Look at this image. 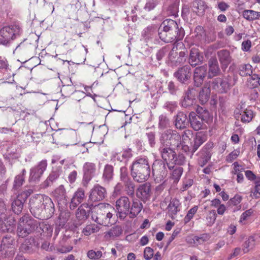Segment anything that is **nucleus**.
<instances>
[{
	"label": "nucleus",
	"instance_id": "nucleus-15",
	"mask_svg": "<svg viewBox=\"0 0 260 260\" xmlns=\"http://www.w3.org/2000/svg\"><path fill=\"white\" fill-rule=\"evenodd\" d=\"M106 196V191L105 188L96 185L90 191L89 201L92 202L100 201L103 200Z\"/></svg>",
	"mask_w": 260,
	"mask_h": 260
},
{
	"label": "nucleus",
	"instance_id": "nucleus-41",
	"mask_svg": "<svg viewBox=\"0 0 260 260\" xmlns=\"http://www.w3.org/2000/svg\"><path fill=\"white\" fill-rule=\"evenodd\" d=\"M157 32H158L157 26L154 25L149 26L144 29L143 35L146 38H150Z\"/></svg>",
	"mask_w": 260,
	"mask_h": 260
},
{
	"label": "nucleus",
	"instance_id": "nucleus-1",
	"mask_svg": "<svg viewBox=\"0 0 260 260\" xmlns=\"http://www.w3.org/2000/svg\"><path fill=\"white\" fill-rule=\"evenodd\" d=\"M160 39L166 43L176 42L182 40L184 37L183 30L179 29L176 22L172 19H166L160 24L158 29Z\"/></svg>",
	"mask_w": 260,
	"mask_h": 260
},
{
	"label": "nucleus",
	"instance_id": "nucleus-12",
	"mask_svg": "<svg viewBox=\"0 0 260 260\" xmlns=\"http://www.w3.org/2000/svg\"><path fill=\"white\" fill-rule=\"evenodd\" d=\"M45 196L39 195L37 197L31 198L29 201L30 211L35 216L41 215L44 206V201Z\"/></svg>",
	"mask_w": 260,
	"mask_h": 260
},
{
	"label": "nucleus",
	"instance_id": "nucleus-6",
	"mask_svg": "<svg viewBox=\"0 0 260 260\" xmlns=\"http://www.w3.org/2000/svg\"><path fill=\"white\" fill-rule=\"evenodd\" d=\"M210 119L209 112L203 108H198L197 114L191 112L189 115V120L191 127L195 131L202 128L203 122H207Z\"/></svg>",
	"mask_w": 260,
	"mask_h": 260
},
{
	"label": "nucleus",
	"instance_id": "nucleus-36",
	"mask_svg": "<svg viewBox=\"0 0 260 260\" xmlns=\"http://www.w3.org/2000/svg\"><path fill=\"white\" fill-rule=\"evenodd\" d=\"M19 198L20 196H18L17 199L12 204V210L17 214H19L21 212L23 206L24 201L20 200Z\"/></svg>",
	"mask_w": 260,
	"mask_h": 260
},
{
	"label": "nucleus",
	"instance_id": "nucleus-57",
	"mask_svg": "<svg viewBox=\"0 0 260 260\" xmlns=\"http://www.w3.org/2000/svg\"><path fill=\"white\" fill-rule=\"evenodd\" d=\"M154 255L153 249L150 247H146L144 250V257L146 260H150Z\"/></svg>",
	"mask_w": 260,
	"mask_h": 260
},
{
	"label": "nucleus",
	"instance_id": "nucleus-22",
	"mask_svg": "<svg viewBox=\"0 0 260 260\" xmlns=\"http://www.w3.org/2000/svg\"><path fill=\"white\" fill-rule=\"evenodd\" d=\"M53 196L59 205H66L67 204L66 191L62 185L56 188L53 192Z\"/></svg>",
	"mask_w": 260,
	"mask_h": 260
},
{
	"label": "nucleus",
	"instance_id": "nucleus-38",
	"mask_svg": "<svg viewBox=\"0 0 260 260\" xmlns=\"http://www.w3.org/2000/svg\"><path fill=\"white\" fill-rule=\"evenodd\" d=\"M25 174L26 171L25 169H23L20 174L15 177L13 184L14 188L17 189L22 185L24 181V176Z\"/></svg>",
	"mask_w": 260,
	"mask_h": 260
},
{
	"label": "nucleus",
	"instance_id": "nucleus-34",
	"mask_svg": "<svg viewBox=\"0 0 260 260\" xmlns=\"http://www.w3.org/2000/svg\"><path fill=\"white\" fill-rule=\"evenodd\" d=\"M142 208V204L139 201L134 202L128 213L130 217H136L140 212Z\"/></svg>",
	"mask_w": 260,
	"mask_h": 260
},
{
	"label": "nucleus",
	"instance_id": "nucleus-29",
	"mask_svg": "<svg viewBox=\"0 0 260 260\" xmlns=\"http://www.w3.org/2000/svg\"><path fill=\"white\" fill-rule=\"evenodd\" d=\"M242 16L246 20L252 21L258 19L260 18V12L252 10H245L242 12Z\"/></svg>",
	"mask_w": 260,
	"mask_h": 260
},
{
	"label": "nucleus",
	"instance_id": "nucleus-56",
	"mask_svg": "<svg viewBox=\"0 0 260 260\" xmlns=\"http://www.w3.org/2000/svg\"><path fill=\"white\" fill-rule=\"evenodd\" d=\"M253 213V210L251 209L245 211L241 215L239 221L240 222H243L247 220L252 215Z\"/></svg>",
	"mask_w": 260,
	"mask_h": 260
},
{
	"label": "nucleus",
	"instance_id": "nucleus-39",
	"mask_svg": "<svg viewBox=\"0 0 260 260\" xmlns=\"http://www.w3.org/2000/svg\"><path fill=\"white\" fill-rule=\"evenodd\" d=\"M219 60L222 65H227L230 62V53L228 51L221 50L218 53Z\"/></svg>",
	"mask_w": 260,
	"mask_h": 260
},
{
	"label": "nucleus",
	"instance_id": "nucleus-7",
	"mask_svg": "<svg viewBox=\"0 0 260 260\" xmlns=\"http://www.w3.org/2000/svg\"><path fill=\"white\" fill-rule=\"evenodd\" d=\"M161 144L174 147H181V135L176 131L169 129L163 133L160 138Z\"/></svg>",
	"mask_w": 260,
	"mask_h": 260
},
{
	"label": "nucleus",
	"instance_id": "nucleus-33",
	"mask_svg": "<svg viewBox=\"0 0 260 260\" xmlns=\"http://www.w3.org/2000/svg\"><path fill=\"white\" fill-rule=\"evenodd\" d=\"M122 232L121 228L119 226H114L110 229L109 231L105 233L106 238L114 239L119 237Z\"/></svg>",
	"mask_w": 260,
	"mask_h": 260
},
{
	"label": "nucleus",
	"instance_id": "nucleus-28",
	"mask_svg": "<svg viewBox=\"0 0 260 260\" xmlns=\"http://www.w3.org/2000/svg\"><path fill=\"white\" fill-rule=\"evenodd\" d=\"M188 123L187 116L183 112H179L176 118L175 126L177 128L182 129L186 127Z\"/></svg>",
	"mask_w": 260,
	"mask_h": 260
},
{
	"label": "nucleus",
	"instance_id": "nucleus-20",
	"mask_svg": "<svg viewBox=\"0 0 260 260\" xmlns=\"http://www.w3.org/2000/svg\"><path fill=\"white\" fill-rule=\"evenodd\" d=\"M85 198V191L82 188H79L74 193L71 200L70 208L71 209H74L80 203H81Z\"/></svg>",
	"mask_w": 260,
	"mask_h": 260
},
{
	"label": "nucleus",
	"instance_id": "nucleus-9",
	"mask_svg": "<svg viewBox=\"0 0 260 260\" xmlns=\"http://www.w3.org/2000/svg\"><path fill=\"white\" fill-rule=\"evenodd\" d=\"M159 151L162 159L166 162L170 169L174 167V166H171L170 164L172 165H181L182 164L180 160H178L176 152L170 146L161 144Z\"/></svg>",
	"mask_w": 260,
	"mask_h": 260
},
{
	"label": "nucleus",
	"instance_id": "nucleus-53",
	"mask_svg": "<svg viewBox=\"0 0 260 260\" xmlns=\"http://www.w3.org/2000/svg\"><path fill=\"white\" fill-rule=\"evenodd\" d=\"M41 226L43 232L45 233L46 236L48 237L51 236L53 232V227L51 225L43 223Z\"/></svg>",
	"mask_w": 260,
	"mask_h": 260
},
{
	"label": "nucleus",
	"instance_id": "nucleus-42",
	"mask_svg": "<svg viewBox=\"0 0 260 260\" xmlns=\"http://www.w3.org/2000/svg\"><path fill=\"white\" fill-rule=\"evenodd\" d=\"M113 169L112 166L106 165L104 169L103 178L107 181L111 180L113 177Z\"/></svg>",
	"mask_w": 260,
	"mask_h": 260
},
{
	"label": "nucleus",
	"instance_id": "nucleus-55",
	"mask_svg": "<svg viewBox=\"0 0 260 260\" xmlns=\"http://www.w3.org/2000/svg\"><path fill=\"white\" fill-rule=\"evenodd\" d=\"M76 216L79 220H85L87 218L86 211L81 207H80L76 212Z\"/></svg>",
	"mask_w": 260,
	"mask_h": 260
},
{
	"label": "nucleus",
	"instance_id": "nucleus-8",
	"mask_svg": "<svg viewBox=\"0 0 260 260\" xmlns=\"http://www.w3.org/2000/svg\"><path fill=\"white\" fill-rule=\"evenodd\" d=\"M20 31L18 25L13 24L3 27L0 30V44L7 45Z\"/></svg>",
	"mask_w": 260,
	"mask_h": 260
},
{
	"label": "nucleus",
	"instance_id": "nucleus-5",
	"mask_svg": "<svg viewBox=\"0 0 260 260\" xmlns=\"http://www.w3.org/2000/svg\"><path fill=\"white\" fill-rule=\"evenodd\" d=\"M37 221L28 215L23 216L19 219L17 233L19 237L24 238L30 234L37 226Z\"/></svg>",
	"mask_w": 260,
	"mask_h": 260
},
{
	"label": "nucleus",
	"instance_id": "nucleus-48",
	"mask_svg": "<svg viewBox=\"0 0 260 260\" xmlns=\"http://www.w3.org/2000/svg\"><path fill=\"white\" fill-rule=\"evenodd\" d=\"M58 177V174L56 172H52L47 177L44 182V185L46 187L50 186Z\"/></svg>",
	"mask_w": 260,
	"mask_h": 260
},
{
	"label": "nucleus",
	"instance_id": "nucleus-64",
	"mask_svg": "<svg viewBox=\"0 0 260 260\" xmlns=\"http://www.w3.org/2000/svg\"><path fill=\"white\" fill-rule=\"evenodd\" d=\"M123 185L120 183H118L114 187L113 192V196L115 197L119 195L122 191Z\"/></svg>",
	"mask_w": 260,
	"mask_h": 260
},
{
	"label": "nucleus",
	"instance_id": "nucleus-14",
	"mask_svg": "<svg viewBox=\"0 0 260 260\" xmlns=\"http://www.w3.org/2000/svg\"><path fill=\"white\" fill-rule=\"evenodd\" d=\"M152 173L157 183H161L167 175V170L164 162H157L153 164Z\"/></svg>",
	"mask_w": 260,
	"mask_h": 260
},
{
	"label": "nucleus",
	"instance_id": "nucleus-49",
	"mask_svg": "<svg viewBox=\"0 0 260 260\" xmlns=\"http://www.w3.org/2000/svg\"><path fill=\"white\" fill-rule=\"evenodd\" d=\"M252 66H240L239 74L242 76H250L252 73Z\"/></svg>",
	"mask_w": 260,
	"mask_h": 260
},
{
	"label": "nucleus",
	"instance_id": "nucleus-63",
	"mask_svg": "<svg viewBox=\"0 0 260 260\" xmlns=\"http://www.w3.org/2000/svg\"><path fill=\"white\" fill-rule=\"evenodd\" d=\"M190 13V8L188 5H183L182 7V17L184 19H187Z\"/></svg>",
	"mask_w": 260,
	"mask_h": 260
},
{
	"label": "nucleus",
	"instance_id": "nucleus-35",
	"mask_svg": "<svg viewBox=\"0 0 260 260\" xmlns=\"http://www.w3.org/2000/svg\"><path fill=\"white\" fill-rule=\"evenodd\" d=\"M255 244V240L253 236L249 237L243 245L242 252L243 253L248 252Z\"/></svg>",
	"mask_w": 260,
	"mask_h": 260
},
{
	"label": "nucleus",
	"instance_id": "nucleus-62",
	"mask_svg": "<svg viewBox=\"0 0 260 260\" xmlns=\"http://www.w3.org/2000/svg\"><path fill=\"white\" fill-rule=\"evenodd\" d=\"M169 124V119L165 115H161L159 116V126L162 128L167 127Z\"/></svg>",
	"mask_w": 260,
	"mask_h": 260
},
{
	"label": "nucleus",
	"instance_id": "nucleus-51",
	"mask_svg": "<svg viewBox=\"0 0 260 260\" xmlns=\"http://www.w3.org/2000/svg\"><path fill=\"white\" fill-rule=\"evenodd\" d=\"M198 207L197 206L193 207L188 211L187 215L184 217V221L187 223L189 222L193 217L194 215L197 212Z\"/></svg>",
	"mask_w": 260,
	"mask_h": 260
},
{
	"label": "nucleus",
	"instance_id": "nucleus-21",
	"mask_svg": "<svg viewBox=\"0 0 260 260\" xmlns=\"http://www.w3.org/2000/svg\"><path fill=\"white\" fill-rule=\"evenodd\" d=\"M212 88L220 92H226L230 88V84L226 79L216 78L212 83Z\"/></svg>",
	"mask_w": 260,
	"mask_h": 260
},
{
	"label": "nucleus",
	"instance_id": "nucleus-19",
	"mask_svg": "<svg viewBox=\"0 0 260 260\" xmlns=\"http://www.w3.org/2000/svg\"><path fill=\"white\" fill-rule=\"evenodd\" d=\"M44 206L43 207V211L41 215L46 218H49L52 216L54 212V204L49 197L48 196L44 197Z\"/></svg>",
	"mask_w": 260,
	"mask_h": 260
},
{
	"label": "nucleus",
	"instance_id": "nucleus-10",
	"mask_svg": "<svg viewBox=\"0 0 260 260\" xmlns=\"http://www.w3.org/2000/svg\"><path fill=\"white\" fill-rule=\"evenodd\" d=\"M115 206L117 216L120 219H124L129 213L131 202L128 198L122 196L116 200Z\"/></svg>",
	"mask_w": 260,
	"mask_h": 260
},
{
	"label": "nucleus",
	"instance_id": "nucleus-58",
	"mask_svg": "<svg viewBox=\"0 0 260 260\" xmlns=\"http://www.w3.org/2000/svg\"><path fill=\"white\" fill-rule=\"evenodd\" d=\"M190 242L191 243H193L194 245L197 246L202 244L205 241V236H201L200 237L194 236L192 239H190Z\"/></svg>",
	"mask_w": 260,
	"mask_h": 260
},
{
	"label": "nucleus",
	"instance_id": "nucleus-17",
	"mask_svg": "<svg viewBox=\"0 0 260 260\" xmlns=\"http://www.w3.org/2000/svg\"><path fill=\"white\" fill-rule=\"evenodd\" d=\"M193 137V132L190 129H186L182 133L181 135V147L185 152L190 151V142H192L191 140Z\"/></svg>",
	"mask_w": 260,
	"mask_h": 260
},
{
	"label": "nucleus",
	"instance_id": "nucleus-3",
	"mask_svg": "<svg viewBox=\"0 0 260 260\" xmlns=\"http://www.w3.org/2000/svg\"><path fill=\"white\" fill-rule=\"evenodd\" d=\"M113 210L114 208L109 204H100L92 212V219L100 224L108 225L111 223L110 220L113 216L111 210Z\"/></svg>",
	"mask_w": 260,
	"mask_h": 260
},
{
	"label": "nucleus",
	"instance_id": "nucleus-4",
	"mask_svg": "<svg viewBox=\"0 0 260 260\" xmlns=\"http://www.w3.org/2000/svg\"><path fill=\"white\" fill-rule=\"evenodd\" d=\"M35 50V46L27 43H21L18 45L15 49L13 51V53L19 57L18 61L21 63H25L28 60L31 59L32 61H35L37 63L39 60L38 57H30L33 54Z\"/></svg>",
	"mask_w": 260,
	"mask_h": 260
},
{
	"label": "nucleus",
	"instance_id": "nucleus-52",
	"mask_svg": "<svg viewBox=\"0 0 260 260\" xmlns=\"http://www.w3.org/2000/svg\"><path fill=\"white\" fill-rule=\"evenodd\" d=\"M242 200V197L239 194H236L233 198H231L228 202L230 206H237L241 203Z\"/></svg>",
	"mask_w": 260,
	"mask_h": 260
},
{
	"label": "nucleus",
	"instance_id": "nucleus-50",
	"mask_svg": "<svg viewBox=\"0 0 260 260\" xmlns=\"http://www.w3.org/2000/svg\"><path fill=\"white\" fill-rule=\"evenodd\" d=\"M172 54H171V55L170 56V59L172 61V63H178V64H183L185 62L186 59L185 53L183 51H181L179 53V56L177 57V60H172Z\"/></svg>",
	"mask_w": 260,
	"mask_h": 260
},
{
	"label": "nucleus",
	"instance_id": "nucleus-45",
	"mask_svg": "<svg viewBox=\"0 0 260 260\" xmlns=\"http://www.w3.org/2000/svg\"><path fill=\"white\" fill-rule=\"evenodd\" d=\"M194 99L192 98L189 92H187L182 101V105L184 107H187L192 105L194 103Z\"/></svg>",
	"mask_w": 260,
	"mask_h": 260
},
{
	"label": "nucleus",
	"instance_id": "nucleus-30",
	"mask_svg": "<svg viewBox=\"0 0 260 260\" xmlns=\"http://www.w3.org/2000/svg\"><path fill=\"white\" fill-rule=\"evenodd\" d=\"M210 94V86L206 85L199 93V99L202 104H204L209 100Z\"/></svg>",
	"mask_w": 260,
	"mask_h": 260
},
{
	"label": "nucleus",
	"instance_id": "nucleus-26",
	"mask_svg": "<svg viewBox=\"0 0 260 260\" xmlns=\"http://www.w3.org/2000/svg\"><path fill=\"white\" fill-rule=\"evenodd\" d=\"M95 171V166L91 162H86L83 166L84 171V179L87 181H89Z\"/></svg>",
	"mask_w": 260,
	"mask_h": 260
},
{
	"label": "nucleus",
	"instance_id": "nucleus-59",
	"mask_svg": "<svg viewBox=\"0 0 260 260\" xmlns=\"http://www.w3.org/2000/svg\"><path fill=\"white\" fill-rule=\"evenodd\" d=\"M29 240H25L19 248L20 250L22 252H27L31 248Z\"/></svg>",
	"mask_w": 260,
	"mask_h": 260
},
{
	"label": "nucleus",
	"instance_id": "nucleus-54",
	"mask_svg": "<svg viewBox=\"0 0 260 260\" xmlns=\"http://www.w3.org/2000/svg\"><path fill=\"white\" fill-rule=\"evenodd\" d=\"M183 172V168L178 167L175 169L172 174V177L175 181H178L182 175Z\"/></svg>",
	"mask_w": 260,
	"mask_h": 260
},
{
	"label": "nucleus",
	"instance_id": "nucleus-18",
	"mask_svg": "<svg viewBox=\"0 0 260 260\" xmlns=\"http://www.w3.org/2000/svg\"><path fill=\"white\" fill-rule=\"evenodd\" d=\"M207 139V135L203 132L196 133L192 142H190V150L192 154L195 152L199 147L204 143Z\"/></svg>",
	"mask_w": 260,
	"mask_h": 260
},
{
	"label": "nucleus",
	"instance_id": "nucleus-24",
	"mask_svg": "<svg viewBox=\"0 0 260 260\" xmlns=\"http://www.w3.org/2000/svg\"><path fill=\"white\" fill-rule=\"evenodd\" d=\"M204 57L201 55L199 49L192 48L190 51L189 57V63L190 65H198L199 63H202Z\"/></svg>",
	"mask_w": 260,
	"mask_h": 260
},
{
	"label": "nucleus",
	"instance_id": "nucleus-44",
	"mask_svg": "<svg viewBox=\"0 0 260 260\" xmlns=\"http://www.w3.org/2000/svg\"><path fill=\"white\" fill-rule=\"evenodd\" d=\"M103 255L102 251L101 250L95 251L90 250L87 253V257L90 259H98Z\"/></svg>",
	"mask_w": 260,
	"mask_h": 260
},
{
	"label": "nucleus",
	"instance_id": "nucleus-60",
	"mask_svg": "<svg viewBox=\"0 0 260 260\" xmlns=\"http://www.w3.org/2000/svg\"><path fill=\"white\" fill-rule=\"evenodd\" d=\"M250 196L255 199L260 197V184H257L255 185L254 189L251 191Z\"/></svg>",
	"mask_w": 260,
	"mask_h": 260
},
{
	"label": "nucleus",
	"instance_id": "nucleus-32",
	"mask_svg": "<svg viewBox=\"0 0 260 260\" xmlns=\"http://www.w3.org/2000/svg\"><path fill=\"white\" fill-rule=\"evenodd\" d=\"M180 204L179 201L176 199H173L170 201L168 206V210L169 214L172 217H173V216L176 215L179 210Z\"/></svg>",
	"mask_w": 260,
	"mask_h": 260
},
{
	"label": "nucleus",
	"instance_id": "nucleus-13",
	"mask_svg": "<svg viewBox=\"0 0 260 260\" xmlns=\"http://www.w3.org/2000/svg\"><path fill=\"white\" fill-rule=\"evenodd\" d=\"M47 166V161L43 160L41 161L37 166L32 167L30 170L29 178L30 181H38L42 175L46 170Z\"/></svg>",
	"mask_w": 260,
	"mask_h": 260
},
{
	"label": "nucleus",
	"instance_id": "nucleus-16",
	"mask_svg": "<svg viewBox=\"0 0 260 260\" xmlns=\"http://www.w3.org/2000/svg\"><path fill=\"white\" fill-rule=\"evenodd\" d=\"M137 196L143 201L148 200L151 196V185L145 183L140 185L137 190Z\"/></svg>",
	"mask_w": 260,
	"mask_h": 260
},
{
	"label": "nucleus",
	"instance_id": "nucleus-40",
	"mask_svg": "<svg viewBox=\"0 0 260 260\" xmlns=\"http://www.w3.org/2000/svg\"><path fill=\"white\" fill-rule=\"evenodd\" d=\"M99 230V226L95 224H90L87 225L82 230V233L85 236H89L92 234L98 232Z\"/></svg>",
	"mask_w": 260,
	"mask_h": 260
},
{
	"label": "nucleus",
	"instance_id": "nucleus-37",
	"mask_svg": "<svg viewBox=\"0 0 260 260\" xmlns=\"http://www.w3.org/2000/svg\"><path fill=\"white\" fill-rule=\"evenodd\" d=\"M241 121L244 123L251 121L254 116L253 111L249 109H245L241 112Z\"/></svg>",
	"mask_w": 260,
	"mask_h": 260
},
{
	"label": "nucleus",
	"instance_id": "nucleus-43",
	"mask_svg": "<svg viewBox=\"0 0 260 260\" xmlns=\"http://www.w3.org/2000/svg\"><path fill=\"white\" fill-rule=\"evenodd\" d=\"M216 219V214L215 210L210 211L206 216V223L208 226L212 225Z\"/></svg>",
	"mask_w": 260,
	"mask_h": 260
},
{
	"label": "nucleus",
	"instance_id": "nucleus-25",
	"mask_svg": "<svg viewBox=\"0 0 260 260\" xmlns=\"http://www.w3.org/2000/svg\"><path fill=\"white\" fill-rule=\"evenodd\" d=\"M190 70L189 66H183L175 73V75L181 82L184 83L190 77Z\"/></svg>",
	"mask_w": 260,
	"mask_h": 260
},
{
	"label": "nucleus",
	"instance_id": "nucleus-11",
	"mask_svg": "<svg viewBox=\"0 0 260 260\" xmlns=\"http://www.w3.org/2000/svg\"><path fill=\"white\" fill-rule=\"evenodd\" d=\"M14 242V239L11 237H6L3 238L0 247V256H13L15 253Z\"/></svg>",
	"mask_w": 260,
	"mask_h": 260
},
{
	"label": "nucleus",
	"instance_id": "nucleus-46",
	"mask_svg": "<svg viewBox=\"0 0 260 260\" xmlns=\"http://www.w3.org/2000/svg\"><path fill=\"white\" fill-rule=\"evenodd\" d=\"M123 182L124 183L127 193L128 194H133L135 190V184L133 181L128 179L126 181H123Z\"/></svg>",
	"mask_w": 260,
	"mask_h": 260
},
{
	"label": "nucleus",
	"instance_id": "nucleus-47",
	"mask_svg": "<svg viewBox=\"0 0 260 260\" xmlns=\"http://www.w3.org/2000/svg\"><path fill=\"white\" fill-rule=\"evenodd\" d=\"M219 73L220 69L218 66H208V78H211L217 76Z\"/></svg>",
	"mask_w": 260,
	"mask_h": 260
},
{
	"label": "nucleus",
	"instance_id": "nucleus-2",
	"mask_svg": "<svg viewBox=\"0 0 260 260\" xmlns=\"http://www.w3.org/2000/svg\"><path fill=\"white\" fill-rule=\"evenodd\" d=\"M131 175L138 182H143L148 179L150 175V167L146 156L136 158L131 167Z\"/></svg>",
	"mask_w": 260,
	"mask_h": 260
},
{
	"label": "nucleus",
	"instance_id": "nucleus-23",
	"mask_svg": "<svg viewBox=\"0 0 260 260\" xmlns=\"http://www.w3.org/2000/svg\"><path fill=\"white\" fill-rule=\"evenodd\" d=\"M208 66H199L195 69L193 75V78L195 85L199 86L202 83L204 78L206 74Z\"/></svg>",
	"mask_w": 260,
	"mask_h": 260
},
{
	"label": "nucleus",
	"instance_id": "nucleus-27",
	"mask_svg": "<svg viewBox=\"0 0 260 260\" xmlns=\"http://www.w3.org/2000/svg\"><path fill=\"white\" fill-rule=\"evenodd\" d=\"M193 11L198 15H202L204 14L207 6L205 2L202 0H195L192 3Z\"/></svg>",
	"mask_w": 260,
	"mask_h": 260
},
{
	"label": "nucleus",
	"instance_id": "nucleus-61",
	"mask_svg": "<svg viewBox=\"0 0 260 260\" xmlns=\"http://www.w3.org/2000/svg\"><path fill=\"white\" fill-rule=\"evenodd\" d=\"M6 206L5 204L4 201L2 199H0V219L2 220L5 218V216H3L6 212Z\"/></svg>",
	"mask_w": 260,
	"mask_h": 260
},
{
	"label": "nucleus",
	"instance_id": "nucleus-31",
	"mask_svg": "<svg viewBox=\"0 0 260 260\" xmlns=\"http://www.w3.org/2000/svg\"><path fill=\"white\" fill-rule=\"evenodd\" d=\"M132 156L131 150L128 149L120 153H116L113 155V158L115 160H117L120 161H127L129 158Z\"/></svg>",
	"mask_w": 260,
	"mask_h": 260
}]
</instances>
